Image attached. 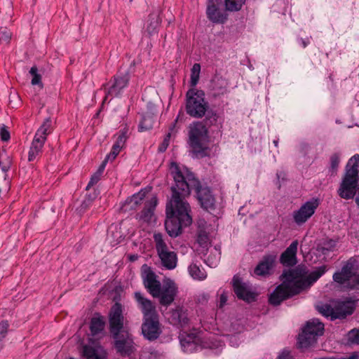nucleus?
Here are the masks:
<instances>
[{
	"mask_svg": "<svg viewBox=\"0 0 359 359\" xmlns=\"http://www.w3.org/2000/svg\"><path fill=\"white\" fill-rule=\"evenodd\" d=\"M184 170H182L175 162L170 163V172L175 181V185L171 188H174L178 192L180 199L183 201L186 196H189L191 191L194 189L201 206L207 211L215 210V199L210 188L203 187L193 172L187 168Z\"/></svg>",
	"mask_w": 359,
	"mask_h": 359,
	"instance_id": "obj_1",
	"label": "nucleus"
},
{
	"mask_svg": "<svg viewBox=\"0 0 359 359\" xmlns=\"http://www.w3.org/2000/svg\"><path fill=\"white\" fill-rule=\"evenodd\" d=\"M172 196L166 204V219L165 228L168 234L176 238L182 232V228L192 223L190 206L187 202L180 199V196L174 188H171Z\"/></svg>",
	"mask_w": 359,
	"mask_h": 359,
	"instance_id": "obj_2",
	"label": "nucleus"
},
{
	"mask_svg": "<svg viewBox=\"0 0 359 359\" xmlns=\"http://www.w3.org/2000/svg\"><path fill=\"white\" fill-rule=\"evenodd\" d=\"M302 271L296 268L285 271L281 275L283 283L278 285L270 294L269 302L273 306H278L281 302L299 294L305 289V281H303Z\"/></svg>",
	"mask_w": 359,
	"mask_h": 359,
	"instance_id": "obj_3",
	"label": "nucleus"
},
{
	"mask_svg": "<svg viewBox=\"0 0 359 359\" xmlns=\"http://www.w3.org/2000/svg\"><path fill=\"white\" fill-rule=\"evenodd\" d=\"M359 154H355L348 161L345 173L342 177L338 195L344 199H353L358 191V196L355 198V203L359 206Z\"/></svg>",
	"mask_w": 359,
	"mask_h": 359,
	"instance_id": "obj_4",
	"label": "nucleus"
},
{
	"mask_svg": "<svg viewBox=\"0 0 359 359\" xmlns=\"http://www.w3.org/2000/svg\"><path fill=\"white\" fill-rule=\"evenodd\" d=\"M208 130L201 121H195L189 126L188 143L193 155L198 158L210 156L208 145Z\"/></svg>",
	"mask_w": 359,
	"mask_h": 359,
	"instance_id": "obj_5",
	"label": "nucleus"
},
{
	"mask_svg": "<svg viewBox=\"0 0 359 359\" xmlns=\"http://www.w3.org/2000/svg\"><path fill=\"white\" fill-rule=\"evenodd\" d=\"M205 96L202 90L191 88L187 90L185 111L188 115L195 118H201L205 115L210 105Z\"/></svg>",
	"mask_w": 359,
	"mask_h": 359,
	"instance_id": "obj_6",
	"label": "nucleus"
},
{
	"mask_svg": "<svg viewBox=\"0 0 359 359\" xmlns=\"http://www.w3.org/2000/svg\"><path fill=\"white\" fill-rule=\"evenodd\" d=\"M324 333V324L318 319H312L306 322L302 331L298 335L297 343L301 348H307L314 345L318 337Z\"/></svg>",
	"mask_w": 359,
	"mask_h": 359,
	"instance_id": "obj_7",
	"label": "nucleus"
},
{
	"mask_svg": "<svg viewBox=\"0 0 359 359\" xmlns=\"http://www.w3.org/2000/svg\"><path fill=\"white\" fill-rule=\"evenodd\" d=\"M114 339V346L117 352L122 357H129L135 351V343L132 334L128 331L118 333L117 335H111Z\"/></svg>",
	"mask_w": 359,
	"mask_h": 359,
	"instance_id": "obj_8",
	"label": "nucleus"
},
{
	"mask_svg": "<svg viewBox=\"0 0 359 359\" xmlns=\"http://www.w3.org/2000/svg\"><path fill=\"white\" fill-rule=\"evenodd\" d=\"M130 74L128 72H118L109 83L103 85L106 90L104 100H107L108 96L111 97L119 96L123 89L128 86Z\"/></svg>",
	"mask_w": 359,
	"mask_h": 359,
	"instance_id": "obj_9",
	"label": "nucleus"
},
{
	"mask_svg": "<svg viewBox=\"0 0 359 359\" xmlns=\"http://www.w3.org/2000/svg\"><path fill=\"white\" fill-rule=\"evenodd\" d=\"M125 318L123 313V306L121 303L116 302L110 309L109 313V332L111 335L128 331L124 327Z\"/></svg>",
	"mask_w": 359,
	"mask_h": 359,
	"instance_id": "obj_10",
	"label": "nucleus"
},
{
	"mask_svg": "<svg viewBox=\"0 0 359 359\" xmlns=\"http://www.w3.org/2000/svg\"><path fill=\"white\" fill-rule=\"evenodd\" d=\"M141 330L143 337L149 341H154L158 339L162 333L159 316L143 318Z\"/></svg>",
	"mask_w": 359,
	"mask_h": 359,
	"instance_id": "obj_11",
	"label": "nucleus"
},
{
	"mask_svg": "<svg viewBox=\"0 0 359 359\" xmlns=\"http://www.w3.org/2000/svg\"><path fill=\"white\" fill-rule=\"evenodd\" d=\"M178 292V288L175 282L170 279L163 281L159 289V292L154 298H158L161 306L168 307L174 302Z\"/></svg>",
	"mask_w": 359,
	"mask_h": 359,
	"instance_id": "obj_12",
	"label": "nucleus"
},
{
	"mask_svg": "<svg viewBox=\"0 0 359 359\" xmlns=\"http://www.w3.org/2000/svg\"><path fill=\"white\" fill-rule=\"evenodd\" d=\"M141 270L145 288L152 297H156L160 287L162 286L161 282L157 279L158 276L151 270V268L146 264L142 265Z\"/></svg>",
	"mask_w": 359,
	"mask_h": 359,
	"instance_id": "obj_13",
	"label": "nucleus"
},
{
	"mask_svg": "<svg viewBox=\"0 0 359 359\" xmlns=\"http://www.w3.org/2000/svg\"><path fill=\"white\" fill-rule=\"evenodd\" d=\"M232 286L236 297L243 301L250 303L256 300L257 294L250 290L247 283L242 278L234 275L232 279Z\"/></svg>",
	"mask_w": 359,
	"mask_h": 359,
	"instance_id": "obj_14",
	"label": "nucleus"
},
{
	"mask_svg": "<svg viewBox=\"0 0 359 359\" xmlns=\"http://www.w3.org/2000/svg\"><path fill=\"white\" fill-rule=\"evenodd\" d=\"M319 205L317 198L306 201L300 208L293 213L294 221L299 225L304 224L315 213Z\"/></svg>",
	"mask_w": 359,
	"mask_h": 359,
	"instance_id": "obj_15",
	"label": "nucleus"
},
{
	"mask_svg": "<svg viewBox=\"0 0 359 359\" xmlns=\"http://www.w3.org/2000/svg\"><path fill=\"white\" fill-rule=\"evenodd\" d=\"M222 0H208L206 15L210 21L216 24H224L227 20L224 11L220 9Z\"/></svg>",
	"mask_w": 359,
	"mask_h": 359,
	"instance_id": "obj_16",
	"label": "nucleus"
},
{
	"mask_svg": "<svg viewBox=\"0 0 359 359\" xmlns=\"http://www.w3.org/2000/svg\"><path fill=\"white\" fill-rule=\"evenodd\" d=\"M353 262L350 259L344 264L340 271H337L333 274L332 278L334 281L339 285L346 284V287L348 288V283L351 282L352 278L353 277L355 278L358 275L353 271Z\"/></svg>",
	"mask_w": 359,
	"mask_h": 359,
	"instance_id": "obj_17",
	"label": "nucleus"
},
{
	"mask_svg": "<svg viewBox=\"0 0 359 359\" xmlns=\"http://www.w3.org/2000/svg\"><path fill=\"white\" fill-rule=\"evenodd\" d=\"M210 96L216 100L229 93L228 81L219 75H215L210 80L209 85Z\"/></svg>",
	"mask_w": 359,
	"mask_h": 359,
	"instance_id": "obj_18",
	"label": "nucleus"
},
{
	"mask_svg": "<svg viewBox=\"0 0 359 359\" xmlns=\"http://www.w3.org/2000/svg\"><path fill=\"white\" fill-rule=\"evenodd\" d=\"M182 350L186 353H193L201 351L204 346L201 344V339L194 334L182 335L180 337Z\"/></svg>",
	"mask_w": 359,
	"mask_h": 359,
	"instance_id": "obj_19",
	"label": "nucleus"
},
{
	"mask_svg": "<svg viewBox=\"0 0 359 359\" xmlns=\"http://www.w3.org/2000/svg\"><path fill=\"white\" fill-rule=\"evenodd\" d=\"M135 298L143 314V318L158 316L156 310V307L152 302L150 299L145 298L141 292H136L135 293Z\"/></svg>",
	"mask_w": 359,
	"mask_h": 359,
	"instance_id": "obj_20",
	"label": "nucleus"
},
{
	"mask_svg": "<svg viewBox=\"0 0 359 359\" xmlns=\"http://www.w3.org/2000/svg\"><path fill=\"white\" fill-rule=\"evenodd\" d=\"M135 298L143 314V318L158 316L156 310V307L152 302L150 299L145 298L141 292H136L135 293Z\"/></svg>",
	"mask_w": 359,
	"mask_h": 359,
	"instance_id": "obj_21",
	"label": "nucleus"
},
{
	"mask_svg": "<svg viewBox=\"0 0 359 359\" xmlns=\"http://www.w3.org/2000/svg\"><path fill=\"white\" fill-rule=\"evenodd\" d=\"M298 241H294L281 254L280 257V262L285 266L290 267L294 266L297 263Z\"/></svg>",
	"mask_w": 359,
	"mask_h": 359,
	"instance_id": "obj_22",
	"label": "nucleus"
},
{
	"mask_svg": "<svg viewBox=\"0 0 359 359\" xmlns=\"http://www.w3.org/2000/svg\"><path fill=\"white\" fill-rule=\"evenodd\" d=\"M203 121H200L205 126V128L208 130L211 127H216L217 128H222L224 123V117L221 114L218 113L216 110L210 109V107L205 111Z\"/></svg>",
	"mask_w": 359,
	"mask_h": 359,
	"instance_id": "obj_23",
	"label": "nucleus"
},
{
	"mask_svg": "<svg viewBox=\"0 0 359 359\" xmlns=\"http://www.w3.org/2000/svg\"><path fill=\"white\" fill-rule=\"evenodd\" d=\"M157 204V197L156 196H152L145 202L143 210L137 215V219L144 222H150L154 215V210Z\"/></svg>",
	"mask_w": 359,
	"mask_h": 359,
	"instance_id": "obj_24",
	"label": "nucleus"
},
{
	"mask_svg": "<svg viewBox=\"0 0 359 359\" xmlns=\"http://www.w3.org/2000/svg\"><path fill=\"white\" fill-rule=\"evenodd\" d=\"M354 310L355 306L351 302H338L334 306V316H332V320L345 318L347 316L351 315Z\"/></svg>",
	"mask_w": 359,
	"mask_h": 359,
	"instance_id": "obj_25",
	"label": "nucleus"
},
{
	"mask_svg": "<svg viewBox=\"0 0 359 359\" xmlns=\"http://www.w3.org/2000/svg\"><path fill=\"white\" fill-rule=\"evenodd\" d=\"M171 323L175 325L184 327L189 323L187 311L182 306H177L171 311Z\"/></svg>",
	"mask_w": 359,
	"mask_h": 359,
	"instance_id": "obj_26",
	"label": "nucleus"
},
{
	"mask_svg": "<svg viewBox=\"0 0 359 359\" xmlns=\"http://www.w3.org/2000/svg\"><path fill=\"white\" fill-rule=\"evenodd\" d=\"M147 194L145 189H141L138 193L133 194L128 198L123 203L122 208L125 211L129 210H135L144 200Z\"/></svg>",
	"mask_w": 359,
	"mask_h": 359,
	"instance_id": "obj_27",
	"label": "nucleus"
},
{
	"mask_svg": "<svg viewBox=\"0 0 359 359\" xmlns=\"http://www.w3.org/2000/svg\"><path fill=\"white\" fill-rule=\"evenodd\" d=\"M162 266L168 270L175 269L177 266V257L175 252L168 250L158 254Z\"/></svg>",
	"mask_w": 359,
	"mask_h": 359,
	"instance_id": "obj_28",
	"label": "nucleus"
},
{
	"mask_svg": "<svg viewBox=\"0 0 359 359\" xmlns=\"http://www.w3.org/2000/svg\"><path fill=\"white\" fill-rule=\"evenodd\" d=\"M273 264V259L266 256L255 268L254 273L257 276H265L269 273Z\"/></svg>",
	"mask_w": 359,
	"mask_h": 359,
	"instance_id": "obj_29",
	"label": "nucleus"
},
{
	"mask_svg": "<svg viewBox=\"0 0 359 359\" xmlns=\"http://www.w3.org/2000/svg\"><path fill=\"white\" fill-rule=\"evenodd\" d=\"M45 144L44 139H39L34 137L29 151L28 153V161H33L42 153V149Z\"/></svg>",
	"mask_w": 359,
	"mask_h": 359,
	"instance_id": "obj_30",
	"label": "nucleus"
},
{
	"mask_svg": "<svg viewBox=\"0 0 359 359\" xmlns=\"http://www.w3.org/2000/svg\"><path fill=\"white\" fill-rule=\"evenodd\" d=\"M327 270L326 265H322L316 270L311 271L306 278H303V281H305V288L309 287L316 281H317Z\"/></svg>",
	"mask_w": 359,
	"mask_h": 359,
	"instance_id": "obj_31",
	"label": "nucleus"
},
{
	"mask_svg": "<svg viewBox=\"0 0 359 359\" xmlns=\"http://www.w3.org/2000/svg\"><path fill=\"white\" fill-rule=\"evenodd\" d=\"M105 322L102 316L97 314V316L93 317L90 320V330L93 336L101 333L104 328Z\"/></svg>",
	"mask_w": 359,
	"mask_h": 359,
	"instance_id": "obj_32",
	"label": "nucleus"
},
{
	"mask_svg": "<svg viewBox=\"0 0 359 359\" xmlns=\"http://www.w3.org/2000/svg\"><path fill=\"white\" fill-rule=\"evenodd\" d=\"M53 131L52 121L50 117L46 118L40 128L37 130L34 137L39 139H44L46 142L47 135L51 133Z\"/></svg>",
	"mask_w": 359,
	"mask_h": 359,
	"instance_id": "obj_33",
	"label": "nucleus"
},
{
	"mask_svg": "<svg viewBox=\"0 0 359 359\" xmlns=\"http://www.w3.org/2000/svg\"><path fill=\"white\" fill-rule=\"evenodd\" d=\"M337 242L333 239L323 238L317 244L316 250L323 255H326L332 252L336 247Z\"/></svg>",
	"mask_w": 359,
	"mask_h": 359,
	"instance_id": "obj_34",
	"label": "nucleus"
},
{
	"mask_svg": "<svg viewBox=\"0 0 359 359\" xmlns=\"http://www.w3.org/2000/svg\"><path fill=\"white\" fill-rule=\"evenodd\" d=\"M153 238L157 254H160L163 252L169 250L166 243L167 237L165 236L163 233L160 232H155L154 233Z\"/></svg>",
	"mask_w": 359,
	"mask_h": 359,
	"instance_id": "obj_35",
	"label": "nucleus"
},
{
	"mask_svg": "<svg viewBox=\"0 0 359 359\" xmlns=\"http://www.w3.org/2000/svg\"><path fill=\"white\" fill-rule=\"evenodd\" d=\"M97 195L95 193L86 195L81 205L76 208V211L77 213L80 216L82 215L92 205Z\"/></svg>",
	"mask_w": 359,
	"mask_h": 359,
	"instance_id": "obj_36",
	"label": "nucleus"
},
{
	"mask_svg": "<svg viewBox=\"0 0 359 359\" xmlns=\"http://www.w3.org/2000/svg\"><path fill=\"white\" fill-rule=\"evenodd\" d=\"M13 164L12 157L3 149L0 151V168L4 173L9 171Z\"/></svg>",
	"mask_w": 359,
	"mask_h": 359,
	"instance_id": "obj_37",
	"label": "nucleus"
},
{
	"mask_svg": "<svg viewBox=\"0 0 359 359\" xmlns=\"http://www.w3.org/2000/svg\"><path fill=\"white\" fill-rule=\"evenodd\" d=\"M128 128L127 126H125L123 128L121 129L116 134L117 138L113 147L121 151L128 138Z\"/></svg>",
	"mask_w": 359,
	"mask_h": 359,
	"instance_id": "obj_38",
	"label": "nucleus"
},
{
	"mask_svg": "<svg viewBox=\"0 0 359 359\" xmlns=\"http://www.w3.org/2000/svg\"><path fill=\"white\" fill-rule=\"evenodd\" d=\"M159 24L160 20L158 15L155 13H151L149 15V19L146 28L147 32L149 35H152L153 34L156 33L157 32V28L158 27Z\"/></svg>",
	"mask_w": 359,
	"mask_h": 359,
	"instance_id": "obj_39",
	"label": "nucleus"
},
{
	"mask_svg": "<svg viewBox=\"0 0 359 359\" xmlns=\"http://www.w3.org/2000/svg\"><path fill=\"white\" fill-rule=\"evenodd\" d=\"M246 0H224L225 10L230 12H236L241 10Z\"/></svg>",
	"mask_w": 359,
	"mask_h": 359,
	"instance_id": "obj_40",
	"label": "nucleus"
},
{
	"mask_svg": "<svg viewBox=\"0 0 359 359\" xmlns=\"http://www.w3.org/2000/svg\"><path fill=\"white\" fill-rule=\"evenodd\" d=\"M83 355L86 359H104V358L98 353L97 349L88 345L83 346Z\"/></svg>",
	"mask_w": 359,
	"mask_h": 359,
	"instance_id": "obj_41",
	"label": "nucleus"
},
{
	"mask_svg": "<svg viewBox=\"0 0 359 359\" xmlns=\"http://www.w3.org/2000/svg\"><path fill=\"white\" fill-rule=\"evenodd\" d=\"M154 120L151 114L144 115L141 122L139 124V131H147L151 129L154 126Z\"/></svg>",
	"mask_w": 359,
	"mask_h": 359,
	"instance_id": "obj_42",
	"label": "nucleus"
},
{
	"mask_svg": "<svg viewBox=\"0 0 359 359\" xmlns=\"http://www.w3.org/2000/svg\"><path fill=\"white\" fill-rule=\"evenodd\" d=\"M189 272L194 279L203 280L206 278L205 272L202 271L196 264H192L189 266Z\"/></svg>",
	"mask_w": 359,
	"mask_h": 359,
	"instance_id": "obj_43",
	"label": "nucleus"
},
{
	"mask_svg": "<svg viewBox=\"0 0 359 359\" xmlns=\"http://www.w3.org/2000/svg\"><path fill=\"white\" fill-rule=\"evenodd\" d=\"M330 166L329 168V172L332 176L335 175L338 170V167L340 162V154L339 153H334L331 155L330 158Z\"/></svg>",
	"mask_w": 359,
	"mask_h": 359,
	"instance_id": "obj_44",
	"label": "nucleus"
},
{
	"mask_svg": "<svg viewBox=\"0 0 359 359\" xmlns=\"http://www.w3.org/2000/svg\"><path fill=\"white\" fill-rule=\"evenodd\" d=\"M9 323L7 320L0 321V349L4 346L3 341L6 337L9 331Z\"/></svg>",
	"mask_w": 359,
	"mask_h": 359,
	"instance_id": "obj_45",
	"label": "nucleus"
},
{
	"mask_svg": "<svg viewBox=\"0 0 359 359\" xmlns=\"http://www.w3.org/2000/svg\"><path fill=\"white\" fill-rule=\"evenodd\" d=\"M29 74L32 76L31 83L33 86H39L42 88L43 85L41 82V75L38 73V68L36 65L31 67Z\"/></svg>",
	"mask_w": 359,
	"mask_h": 359,
	"instance_id": "obj_46",
	"label": "nucleus"
},
{
	"mask_svg": "<svg viewBox=\"0 0 359 359\" xmlns=\"http://www.w3.org/2000/svg\"><path fill=\"white\" fill-rule=\"evenodd\" d=\"M191 81L190 84L191 86H195L199 80V75L201 72V65L198 63H195L191 69Z\"/></svg>",
	"mask_w": 359,
	"mask_h": 359,
	"instance_id": "obj_47",
	"label": "nucleus"
},
{
	"mask_svg": "<svg viewBox=\"0 0 359 359\" xmlns=\"http://www.w3.org/2000/svg\"><path fill=\"white\" fill-rule=\"evenodd\" d=\"M318 311L325 317H330L332 320V316H334V307L330 304H323L318 308Z\"/></svg>",
	"mask_w": 359,
	"mask_h": 359,
	"instance_id": "obj_48",
	"label": "nucleus"
},
{
	"mask_svg": "<svg viewBox=\"0 0 359 359\" xmlns=\"http://www.w3.org/2000/svg\"><path fill=\"white\" fill-rule=\"evenodd\" d=\"M348 341L353 344H359V328L350 330L347 334Z\"/></svg>",
	"mask_w": 359,
	"mask_h": 359,
	"instance_id": "obj_49",
	"label": "nucleus"
},
{
	"mask_svg": "<svg viewBox=\"0 0 359 359\" xmlns=\"http://www.w3.org/2000/svg\"><path fill=\"white\" fill-rule=\"evenodd\" d=\"M11 32L7 28H1L0 30V42L8 43L11 38Z\"/></svg>",
	"mask_w": 359,
	"mask_h": 359,
	"instance_id": "obj_50",
	"label": "nucleus"
},
{
	"mask_svg": "<svg viewBox=\"0 0 359 359\" xmlns=\"http://www.w3.org/2000/svg\"><path fill=\"white\" fill-rule=\"evenodd\" d=\"M170 137H171L170 133H168L165 136L162 143L158 147V150L159 152L163 153V152L166 151L168 147L169 146Z\"/></svg>",
	"mask_w": 359,
	"mask_h": 359,
	"instance_id": "obj_51",
	"label": "nucleus"
},
{
	"mask_svg": "<svg viewBox=\"0 0 359 359\" xmlns=\"http://www.w3.org/2000/svg\"><path fill=\"white\" fill-rule=\"evenodd\" d=\"M0 137L1 140L4 142H7L10 140V133L4 125L0 128Z\"/></svg>",
	"mask_w": 359,
	"mask_h": 359,
	"instance_id": "obj_52",
	"label": "nucleus"
},
{
	"mask_svg": "<svg viewBox=\"0 0 359 359\" xmlns=\"http://www.w3.org/2000/svg\"><path fill=\"white\" fill-rule=\"evenodd\" d=\"M102 175L98 174V172H95L90 177V180L86 187V189H88L90 187L97 184L101 179Z\"/></svg>",
	"mask_w": 359,
	"mask_h": 359,
	"instance_id": "obj_53",
	"label": "nucleus"
},
{
	"mask_svg": "<svg viewBox=\"0 0 359 359\" xmlns=\"http://www.w3.org/2000/svg\"><path fill=\"white\" fill-rule=\"evenodd\" d=\"M208 241V236L207 233L205 231H201L198 233V237H197L198 243L201 245H202L207 243Z\"/></svg>",
	"mask_w": 359,
	"mask_h": 359,
	"instance_id": "obj_54",
	"label": "nucleus"
},
{
	"mask_svg": "<svg viewBox=\"0 0 359 359\" xmlns=\"http://www.w3.org/2000/svg\"><path fill=\"white\" fill-rule=\"evenodd\" d=\"M120 150L116 149V147L112 146L111 150L109 154L107 155L104 160L108 162V161H113L116 158V157L118 156V154L120 153Z\"/></svg>",
	"mask_w": 359,
	"mask_h": 359,
	"instance_id": "obj_55",
	"label": "nucleus"
},
{
	"mask_svg": "<svg viewBox=\"0 0 359 359\" xmlns=\"http://www.w3.org/2000/svg\"><path fill=\"white\" fill-rule=\"evenodd\" d=\"M276 178H277L276 185L278 189H280V187H281L280 180H282V181L286 180V173L283 170L277 171Z\"/></svg>",
	"mask_w": 359,
	"mask_h": 359,
	"instance_id": "obj_56",
	"label": "nucleus"
},
{
	"mask_svg": "<svg viewBox=\"0 0 359 359\" xmlns=\"http://www.w3.org/2000/svg\"><path fill=\"white\" fill-rule=\"evenodd\" d=\"M359 285V273L356 276L355 278L352 280L351 282L348 283V288L351 290H353L356 288Z\"/></svg>",
	"mask_w": 359,
	"mask_h": 359,
	"instance_id": "obj_57",
	"label": "nucleus"
},
{
	"mask_svg": "<svg viewBox=\"0 0 359 359\" xmlns=\"http://www.w3.org/2000/svg\"><path fill=\"white\" fill-rule=\"evenodd\" d=\"M358 358V354L354 353L351 356H349L348 358H344V357L337 358V357L332 356V357H323V358H315V359H357Z\"/></svg>",
	"mask_w": 359,
	"mask_h": 359,
	"instance_id": "obj_58",
	"label": "nucleus"
},
{
	"mask_svg": "<svg viewBox=\"0 0 359 359\" xmlns=\"http://www.w3.org/2000/svg\"><path fill=\"white\" fill-rule=\"evenodd\" d=\"M227 302V296L225 294H222L219 297V307L222 308Z\"/></svg>",
	"mask_w": 359,
	"mask_h": 359,
	"instance_id": "obj_59",
	"label": "nucleus"
},
{
	"mask_svg": "<svg viewBox=\"0 0 359 359\" xmlns=\"http://www.w3.org/2000/svg\"><path fill=\"white\" fill-rule=\"evenodd\" d=\"M107 163V161L104 160L102 162V163L100 164V165L99 166V168L96 172H98V174L102 175Z\"/></svg>",
	"mask_w": 359,
	"mask_h": 359,
	"instance_id": "obj_60",
	"label": "nucleus"
},
{
	"mask_svg": "<svg viewBox=\"0 0 359 359\" xmlns=\"http://www.w3.org/2000/svg\"><path fill=\"white\" fill-rule=\"evenodd\" d=\"M298 41H299V43L302 45V46L303 48H306L310 43V41H309V38H306V39L300 38V39H299Z\"/></svg>",
	"mask_w": 359,
	"mask_h": 359,
	"instance_id": "obj_61",
	"label": "nucleus"
},
{
	"mask_svg": "<svg viewBox=\"0 0 359 359\" xmlns=\"http://www.w3.org/2000/svg\"><path fill=\"white\" fill-rule=\"evenodd\" d=\"M276 359H294L289 353L283 352Z\"/></svg>",
	"mask_w": 359,
	"mask_h": 359,
	"instance_id": "obj_62",
	"label": "nucleus"
},
{
	"mask_svg": "<svg viewBox=\"0 0 359 359\" xmlns=\"http://www.w3.org/2000/svg\"><path fill=\"white\" fill-rule=\"evenodd\" d=\"M128 258L130 262H135V261L137 260V259L139 258V256L137 254H133V255H129L128 256Z\"/></svg>",
	"mask_w": 359,
	"mask_h": 359,
	"instance_id": "obj_63",
	"label": "nucleus"
},
{
	"mask_svg": "<svg viewBox=\"0 0 359 359\" xmlns=\"http://www.w3.org/2000/svg\"><path fill=\"white\" fill-rule=\"evenodd\" d=\"M301 147H302V149H307L309 148V144L307 143H302L301 144Z\"/></svg>",
	"mask_w": 359,
	"mask_h": 359,
	"instance_id": "obj_64",
	"label": "nucleus"
}]
</instances>
